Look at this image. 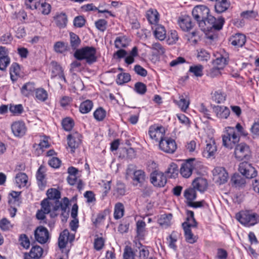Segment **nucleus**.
Segmentation results:
<instances>
[{"instance_id":"bf43d9fd","label":"nucleus","mask_w":259,"mask_h":259,"mask_svg":"<svg viewBox=\"0 0 259 259\" xmlns=\"http://www.w3.org/2000/svg\"><path fill=\"white\" fill-rule=\"evenodd\" d=\"M19 241L24 248L27 249L30 246V241L26 234H22L19 236Z\"/></svg>"},{"instance_id":"c756f323","label":"nucleus","mask_w":259,"mask_h":259,"mask_svg":"<svg viewBox=\"0 0 259 259\" xmlns=\"http://www.w3.org/2000/svg\"><path fill=\"white\" fill-rule=\"evenodd\" d=\"M69 232L67 230H64L60 233L58 239V245L60 248H64L66 247L68 238Z\"/></svg>"},{"instance_id":"79ce46f5","label":"nucleus","mask_w":259,"mask_h":259,"mask_svg":"<svg viewBox=\"0 0 259 259\" xmlns=\"http://www.w3.org/2000/svg\"><path fill=\"white\" fill-rule=\"evenodd\" d=\"M14 224H11L10 221L6 218L0 220V228L3 231H9L13 229Z\"/></svg>"},{"instance_id":"b1692460","label":"nucleus","mask_w":259,"mask_h":259,"mask_svg":"<svg viewBox=\"0 0 259 259\" xmlns=\"http://www.w3.org/2000/svg\"><path fill=\"white\" fill-rule=\"evenodd\" d=\"M230 7V3L227 0L216 1L214 5L215 12L218 13H222L226 11Z\"/></svg>"},{"instance_id":"603ef678","label":"nucleus","mask_w":259,"mask_h":259,"mask_svg":"<svg viewBox=\"0 0 259 259\" xmlns=\"http://www.w3.org/2000/svg\"><path fill=\"white\" fill-rule=\"evenodd\" d=\"M70 37L71 46L74 49H76L81 42L79 37L78 35L73 32L70 33Z\"/></svg>"},{"instance_id":"6e6d98bb","label":"nucleus","mask_w":259,"mask_h":259,"mask_svg":"<svg viewBox=\"0 0 259 259\" xmlns=\"http://www.w3.org/2000/svg\"><path fill=\"white\" fill-rule=\"evenodd\" d=\"M212 98V100L216 103H221L225 101L226 95L220 91H216L214 92Z\"/></svg>"},{"instance_id":"2f4dec72","label":"nucleus","mask_w":259,"mask_h":259,"mask_svg":"<svg viewBox=\"0 0 259 259\" xmlns=\"http://www.w3.org/2000/svg\"><path fill=\"white\" fill-rule=\"evenodd\" d=\"M154 36L160 40H163L166 37V31L163 26L161 25L156 26L154 31Z\"/></svg>"},{"instance_id":"72a5a7b5","label":"nucleus","mask_w":259,"mask_h":259,"mask_svg":"<svg viewBox=\"0 0 259 259\" xmlns=\"http://www.w3.org/2000/svg\"><path fill=\"white\" fill-rule=\"evenodd\" d=\"M124 208L121 202L116 203L114 207V217L118 220L122 218L124 214Z\"/></svg>"},{"instance_id":"864d4df0","label":"nucleus","mask_w":259,"mask_h":259,"mask_svg":"<svg viewBox=\"0 0 259 259\" xmlns=\"http://www.w3.org/2000/svg\"><path fill=\"white\" fill-rule=\"evenodd\" d=\"M147 18L150 24H156L159 20L158 13L156 11L155 12L149 11L147 14Z\"/></svg>"},{"instance_id":"5701e85b","label":"nucleus","mask_w":259,"mask_h":259,"mask_svg":"<svg viewBox=\"0 0 259 259\" xmlns=\"http://www.w3.org/2000/svg\"><path fill=\"white\" fill-rule=\"evenodd\" d=\"M126 188L125 185L121 182H117L113 190V195L116 198H120L125 194Z\"/></svg>"},{"instance_id":"680f3d73","label":"nucleus","mask_w":259,"mask_h":259,"mask_svg":"<svg viewBox=\"0 0 259 259\" xmlns=\"http://www.w3.org/2000/svg\"><path fill=\"white\" fill-rule=\"evenodd\" d=\"M19 65L16 63H13L10 69L11 78L12 80H16L14 78V75H17L19 73Z\"/></svg>"},{"instance_id":"f3484780","label":"nucleus","mask_w":259,"mask_h":259,"mask_svg":"<svg viewBox=\"0 0 259 259\" xmlns=\"http://www.w3.org/2000/svg\"><path fill=\"white\" fill-rule=\"evenodd\" d=\"M13 133L16 137H22L26 131L25 123L22 121H16L11 125Z\"/></svg>"},{"instance_id":"473e14b6","label":"nucleus","mask_w":259,"mask_h":259,"mask_svg":"<svg viewBox=\"0 0 259 259\" xmlns=\"http://www.w3.org/2000/svg\"><path fill=\"white\" fill-rule=\"evenodd\" d=\"M93 104L92 101L87 100L82 102L79 106V111L81 113L85 114L89 112L92 109Z\"/></svg>"},{"instance_id":"0eeeda50","label":"nucleus","mask_w":259,"mask_h":259,"mask_svg":"<svg viewBox=\"0 0 259 259\" xmlns=\"http://www.w3.org/2000/svg\"><path fill=\"white\" fill-rule=\"evenodd\" d=\"M159 147L161 150L169 154H173L177 148L175 140L168 137H165L163 140H160Z\"/></svg>"},{"instance_id":"69168bd1","label":"nucleus","mask_w":259,"mask_h":259,"mask_svg":"<svg viewBox=\"0 0 259 259\" xmlns=\"http://www.w3.org/2000/svg\"><path fill=\"white\" fill-rule=\"evenodd\" d=\"M39 6L38 9L43 15H48L50 13L51 6L50 4L42 3Z\"/></svg>"},{"instance_id":"0e129e2a","label":"nucleus","mask_w":259,"mask_h":259,"mask_svg":"<svg viewBox=\"0 0 259 259\" xmlns=\"http://www.w3.org/2000/svg\"><path fill=\"white\" fill-rule=\"evenodd\" d=\"M178 167L175 163L171 164L168 168L166 172L170 174V178H175L178 174Z\"/></svg>"},{"instance_id":"f03ea898","label":"nucleus","mask_w":259,"mask_h":259,"mask_svg":"<svg viewBox=\"0 0 259 259\" xmlns=\"http://www.w3.org/2000/svg\"><path fill=\"white\" fill-rule=\"evenodd\" d=\"M204 19L199 22V25L203 31H209L212 29L220 30L223 28L225 23V19L222 16L217 19L209 14Z\"/></svg>"},{"instance_id":"412c9836","label":"nucleus","mask_w":259,"mask_h":259,"mask_svg":"<svg viewBox=\"0 0 259 259\" xmlns=\"http://www.w3.org/2000/svg\"><path fill=\"white\" fill-rule=\"evenodd\" d=\"M179 25L182 30L189 31L193 27L191 18L188 16H184L179 21Z\"/></svg>"},{"instance_id":"7ed1b4c3","label":"nucleus","mask_w":259,"mask_h":259,"mask_svg":"<svg viewBox=\"0 0 259 259\" xmlns=\"http://www.w3.org/2000/svg\"><path fill=\"white\" fill-rule=\"evenodd\" d=\"M96 50L93 47H85L75 51L74 57L78 60H85L87 63L92 64L97 61Z\"/></svg>"},{"instance_id":"423d86ee","label":"nucleus","mask_w":259,"mask_h":259,"mask_svg":"<svg viewBox=\"0 0 259 259\" xmlns=\"http://www.w3.org/2000/svg\"><path fill=\"white\" fill-rule=\"evenodd\" d=\"M234 155L235 158L238 161L249 159L250 157V151L249 146L243 143L236 145L235 146Z\"/></svg>"},{"instance_id":"ddd939ff","label":"nucleus","mask_w":259,"mask_h":259,"mask_svg":"<svg viewBox=\"0 0 259 259\" xmlns=\"http://www.w3.org/2000/svg\"><path fill=\"white\" fill-rule=\"evenodd\" d=\"M34 237L37 242L44 244L50 239L49 232L45 227L39 226L34 231Z\"/></svg>"},{"instance_id":"338daca9","label":"nucleus","mask_w":259,"mask_h":259,"mask_svg":"<svg viewBox=\"0 0 259 259\" xmlns=\"http://www.w3.org/2000/svg\"><path fill=\"white\" fill-rule=\"evenodd\" d=\"M85 22V20L82 16H78L74 19L73 24L75 27L80 28L83 27Z\"/></svg>"},{"instance_id":"bb28decb","label":"nucleus","mask_w":259,"mask_h":259,"mask_svg":"<svg viewBox=\"0 0 259 259\" xmlns=\"http://www.w3.org/2000/svg\"><path fill=\"white\" fill-rule=\"evenodd\" d=\"M212 63L214 66L223 69L228 63V58L220 55L219 57L213 61Z\"/></svg>"},{"instance_id":"9d476101","label":"nucleus","mask_w":259,"mask_h":259,"mask_svg":"<svg viewBox=\"0 0 259 259\" xmlns=\"http://www.w3.org/2000/svg\"><path fill=\"white\" fill-rule=\"evenodd\" d=\"M192 14L193 18L197 21L198 25L199 22L205 20L209 14V9L203 5L197 6L193 9Z\"/></svg>"},{"instance_id":"09e8293b","label":"nucleus","mask_w":259,"mask_h":259,"mask_svg":"<svg viewBox=\"0 0 259 259\" xmlns=\"http://www.w3.org/2000/svg\"><path fill=\"white\" fill-rule=\"evenodd\" d=\"M203 67L201 65H197L190 67L189 72L193 73L194 75L200 77L203 75Z\"/></svg>"},{"instance_id":"4be33fe9","label":"nucleus","mask_w":259,"mask_h":259,"mask_svg":"<svg viewBox=\"0 0 259 259\" xmlns=\"http://www.w3.org/2000/svg\"><path fill=\"white\" fill-rule=\"evenodd\" d=\"M217 152V146L214 141L207 143L203 152L204 156L207 158L213 157Z\"/></svg>"},{"instance_id":"4c0bfd02","label":"nucleus","mask_w":259,"mask_h":259,"mask_svg":"<svg viewBox=\"0 0 259 259\" xmlns=\"http://www.w3.org/2000/svg\"><path fill=\"white\" fill-rule=\"evenodd\" d=\"M42 248L38 245H36L31 248L29 255L31 258H38L42 255Z\"/></svg>"},{"instance_id":"774afa93","label":"nucleus","mask_w":259,"mask_h":259,"mask_svg":"<svg viewBox=\"0 0 259 259\" xmlns=\"http://www.w3.org/2000/svg\"><path fill=\"white\" fill-rule=\"evenodd\" d=\"M54 50L57 53H62L66 50L65 43L62 41H58L54 45Z\"/></svg>"},{"instance_id":"ea45409f","label":"nucleus","mask_w":259,"mask_h":259,"mask_svg":"<svg viewBox=\"0 0 259 259\" xmlns=\"http://www.w3.org/2000/svg\"><path fill=\"white\" fill-rule=\"evenodd\" d=\"M145 173L142 170H135L133 174V180L139 183H143L145 181Z\"/></svg>"},{"instance_id":"a19ab883","label":"nucleus","mask_w":259,"mask_h":259,"mask_svg":"<svg viewBox=\"0 0 259 259\" xmlns=\"http://www.w3.org/2000/svg\"><path fill=\"white\" fill-rule=\"evenodd\" d=\"M114 45L117 49L126 48L128 46L127 39L125 36L117 37L114 41Z\"/></svg>"},{"instance_id":"393cba45","label":"nucleus","mask_w":259,"mask_h":259,"mask_svg":"<svg viewBox=\"0 0 259 259\" xmlns=\"http://www.w3.org/2000/svg\"><path fill=\"white\" fill-rule=\"evenodd\" d=\"M35 90L34 83L31 82L24 84L21 89L22 94L26 97L31 95Z\"/></svg>"},{"instance_id":"aec40b11","label":"nucleus","mask_w":259,"mask_h":259,"mask_svg":"<svg viewBox=\"0 0 259 259\" xmlns=\"http://www.w3.org/2000/svg\"><path fill=\"white\" fill-rule=\"evenodd\" d=\"M246 36L242 34L238 33L233 36L230 39L231 44L236 47H242L245 43Z\"/></svg>"},{"instance_id":"6ab92c4d","label":"nucleus","mask_w":259,"mask_h":259,"mask_svg":"<svg viewBox=\"0 0 259 259\" xmlns=\"http://www.w3.org/2000/svg\"><path fill=\"white\" fill-rule=\"evenodd\" d=\"M213 111L216 116L221 119H227L230 113L229 109L224 106H214Z\"/></svg>"},{"instance_id":"f257e3e1","label":"nucleus","mask_w":259,"mask_h":259,"mask_svg":"<svg viewBox=\"0 0 259 259\" xmlns=\"http://www.w3.org/2000/svg\"><path fill=\"white\" fill-rule=\"evenodd\" d=\"M48 198L49 200L54 203L55 205L53 206V210L57 211L59 209L62 210V215L65 213L68 206L69 201L67 197L63 199V202L60 201L59 199L61 197L60 192L54 188L49 189L47 193Z\"/></svg>"},{"instance_id":"37998d69","label":"nucleus","mask_w":259,"mask_h":259,"mask_svg":"<svg viewBox=\"0 0 259 259\" xmlns=\"http://www.w3.org/2000/svg\"><path fill=\"white\" fill-rule=\"evenodd\" d=\"M179 101H176V103L178 105V106L181 108V109L185 111L189 107V101L187 100L186 98H184V97L182 95L179 97Z\"/></svg>"},{"instance_id":"7c9ffc66","label":"nucleus","mask_w":259,"mask_h":259,"mask_svg":"<svg viewBox=\"0 0 259 259\" xmlns=\"http://www.w3.org/2000/svg\"><path fill=\"white\" fill-rule=\"evenodd\" d=\"M36 177L38 186L39 187H44L46 185V181H45V174L44 168L42 166H40L38 169Z\"/></svg>"},{"instance_id":"5fc2aeb1","label":"nucleus","mask_w":259,"mask_h":259,"mask_svg":"<svg viewBox=\"0 0 259 259\" xmlns=\"http://www.w3.org/2000/svg\"><path fill=\"white\" fill-rule=\"evenodd\" d=\"M106 111L102 108L100 107L96 109L94 113L95 118L98 121L103 120L106 116Z\"/></svg>"},{"instance_id":"9b49d317","label":"nucleus","mask_w":259,"mask_h":259,"mask_svg":"<svg viewBox=\"0 0 259 259\" xmlns=\"http://www.w3.org/2000/svg\"><path fill=\"white\" fill-rule=\"evenodd\" d=\"M148 133L150 137L156 141L159 142L165 138V130L162 126H151L149 128Z\"/></svg>"},{"instance_id":"58836bf2","label":"nucleus","mask_w":259,"mask_h":259,"mask_svg":"<svg viewBox=\"0 0 259 259\" xmlns=\"http://www.w3.org/2000/svg\"><path fill=\"white\" fill-rule=\"evenodd\" d=\"M82 9L86 11L98 10L99 13H107L112 17L115 16L114 15L112 14L110 11H109L107 10H99L93 4H89L85 5L82 7Z\"/></svg>"},{"instance_id":"cd10ccee","label":"nucleus","mask_w":259,"mask_h":259,"mask_svg":"<svg viewBox=\"0 0 259 259\" xmlns=\"http://www.w3.org/2000/svg\"><path fill=\"white\" fill-rule=\"evenodd\" d=\"M27 180V176L23 172H19L17 174L15 177L16 183L17 186L19 187L26 186Z\"/></svg>"},{"instance_id":"3c124183","label":"nucleus","mask_w":259,"mask_h":259,"mask_svg":"<svg viewBox=\"0 0 259 259\" xmlns=\"http://www.w3.org/2000/svg\"><path fill=\"white\" fill-rule=\"evenodd\" d=\"M184 196L189 201H192L196 198V190L193 188L186 189L184 192Z\"/></svg>"},{"instance_id":"1a4fd4ad","label":"nucleus","mask_w":259,"mask_h":259,"mask_svg":"<svg viewBox=\"0 0 259 259\" xmlns=\"http://www.w3.org/2000/svg\"><path fill=\"white\" fill-rule=\"evenodd\" d=\"M238 170L247 179H252L257 176V171L251 164L243 162L239 164Z\"/></svg>"},{"instance_id":"13d9d810","label":"nucleus","mask_w":259,"mask_h":259,"mask_svg":"<svg viewBox=\"0 0 259 259\" xmlns=\"http://www.w3.org/2000/svg\"><path fill=\"white\" fill-rule=\"evenodd\" d=\"M135 253L130 246H125L123 254V259H135Z\"/></svg>"},{"instance_id":"8fccbe9b","label":"nucleus","mask_w":259,"mask_h":259,"mask_svg":"<svg viewBox=\"0 0 259 259\" xmlns=\"http://www.w3.org/2000/svg\"><path fill=\"white\" fill-rule=\"evenodd\" d=\"M131 80V75L127 73H120L118 75L116 82L118 84H122Z\"/></svg>"},{"instance_id":"a878e982","label":"nucleus","mask_w":259,"mask_h":259,"mask_svg":"<svg viewBox=\"0 0 259 259\" xmlns=\"http://www.w3.org/2000/svg\"><path fill=\"white\" fill-rule=\"evenodd\" d=\"M172 215L171 213L161 215L158 219V224L163 227L166 228L170 225Z\"/></svg>"},{"instance_id":"c85d7f7f","label":"nucleus","mask_w":259,"mask_h":259,"mask_svg":"<svg viewBox=\"0 0 259 259\" xmlns=\"http://www.w3.org/2000/svg\"><path fill=\"white\" fill-rule=\"evenodd\" d=\"M55 23L59 28H64L66 26L67 17L65 13H61L55 17Z\"/></svg>"},{"instance_id":"a211bd4d","label":"nucleus","mask_w":259,"mask_h":259,"mask_svg":"<svg viewBox=\"0 0 259 259\" xmlns=\"http://www.w3.org/2000/svg\"><path fill=\"white\" fill-rule=\"evenodd\" d=\"M192 186L195 190L203 192L207 189L208 184L206 179L198 177L193 181Z\"/></svg>"},{"instance_id":"de8ad7c7","label":"nucleus","mask_w":259,"mask_h":259,"mask_svg":"<svg viewBox=\"0 0 259 259\" xmlns=\"http://www.w3.org/2000/svg\"><path fill=\"white\" fill-rule=\"evenodd\" d=\"M40 5V0H26L25 2L26 8L28 9H37Z\"/></svg>"},{"instance_id":"2eb2a0df","label":"nucleus","mask_w":259,"mask_h":259,"mask_svg":"<svg viewBox=\"0 0 259 259\" xmlns=\"http://www.w3.org/2000/svg\"><path fill=\"white\" fill-rule=\"evenodd\" d=\"M81 136L78 133L68 136V145L71 149V152H74L75 150L79 147L81 143Z\"/></svg>"},{"instance_id":"4d7b16f0","label":"nucleus","mask_w":259,"mask_h":259,"mask_svg":"<svg viewBox=\"0 0 259 259\" xmlns=\"http://www.w3.org/2000/svg\"><path fill=\"white\" fill-rule=\"evenodd\" d=\"M135 91L140 95H144L147 91L146 85L143 82H136L134 87Z\"/></svg>"},{"instance_id":"c03bdc74","label":"nucleus","mask_w":259,"mask_h":259,"mask_svg":"<svg viewBox=\"0 0 259 259\" xmlns=\"http://www.w3.org/2000/svg\"><path fill=\"white\" fill-rule=\"evenodd\" d=\"M35 98L40 101H45L48 98L47 92L42 88L36 89L35 91Z\"/></svg>"},{"instance_id":"4468645a","label":"nucleus","mask_w":259,"mask_h":259,"mask_svg":"<svg viewBox=\"0 0 259 259\" xmlns=\"http://www.w3.org/2000/svg\"><path fill=\"white\" fill-rule=\"evenodd\" d=\"M217 183L222 185L226 183L228 179V174L223 167H217L212 171Z\"/></svg>"},{"instance_id":"052dcab7","label":"nucleus","mask_w":259,"mask_h":259,"mask_svg":"<svg viewBox=\"0 0 259 259\" xmlns=\"http://www.w3.org/2000/svg\"><path fill=\"white\" fill-rule=\"evenodd\" d=\"M10 58L8 54L0 59V70L5 71L7 67L10 64Z\"/></svg>"},{"instance_id":"6e6552de","label":"nucleus","mask_w":259,"mask_h":259,"mask_svg":"<svg viewBox=\"0 0 259 259\" xmlns=\"http://www.w3.org/2000/svg\"><path fill=\"white\" fill-rule=\"evenodd\" d=\"M150 181L156 187H163L167 182L166 176L162 172L154 170L150 174Z\"/></svg>"},{"instance_id":"39448f33","label":"nucleus","mask_w":259,"mask_h":259,"mask_svg":"<svg viewBox=\"0 0 259 259\" xmlns=\"http://www.w3.org/2000/svg\"><path fill=\"white\" fill-rule=\"evenodd\" d=\"M240 140L239 136L235 132L232 127H228V130L223 136V145L227 148L232 149Z\"/></svg>"},{"instance_id":"e433bc0d","label":"nucleus","mask_w":259,"mask_h":259,"mask_svg":"<svg viewBox=\"0 0 259 259\" xmlns=\"http://www.w3.org/2000/svg\"><path fill=\"white\" fill-rule=\"evenodd\" d=\"M139 250L140 259H147L149 255V251L148 246L142 245L140 242L137 245Z\"/></svg>"},{"instance_id":"dca6fc26","label":"nucleus","mask_w":259,"mask_h":259,"mask_svg":"<svg viewBox=\"0 0 259 259\" xmlns=\"http://www.w3.org/2000/svg\"><path fill=\"white\" fill-rule=\"evenodd\" d=\"M182 227L184 230L185 237L187 242L190 243H194L196 242V240L195 237L192 234L190 227H196V224L187 223L184 222L182 224Z\"/></svg>"},{"instance_id":"49530a36","label":"nucleus","mask_w":259,"mask_h":259,"mask_svg":"<svg viewBox=\"0 0 259 259\" xmlns=\"http://www.w3.org/2000/svg\"><path fill=\"white\" fill-rule=\"evenodd\" d=\"M74 122L73 120L70 117H66L63 119L62 121V125L64 130L70 131L74 126Z\"/></svg>"},{"instance_id":"20e7f679","label":"nucleus","mask_w":259,"mask_h":259,"mask_svg":"<svg viewBox=\"0 0 259 259\" xmlns=\"http://www.w3.org/2000/svg\"><path fill=\"white\" fill-rule=\"evenodd\" d=\"M236 219L241 224L248 227L254 226L259 222V215L251 213L248 210L237 213Z\"/></svg>"},{"instance_id":"a18cd8bd","label":"nucleus","mask_w":259,"mask_h":259,"mask_svg":"<svg viewBox=\"0 0 259 259\" xmlns=\"http://www.w3.org/2000/svg\"><path fill=\"white\" fill-rule=\"evenodd\" d=\"M146 223L143 221H138L136 223V230L138 236L142 237L144 236Z\"/></svg>"},{"instance_id":"f8f14e48","label":"nucleus","mask_w":259,"mask_h":259,"mask_svg":"<svg viewBox=\"0 0 259 259\" xmlns=\"http://www.w3.org/2000/svg\"><path fill=\"white\" fill-rule=\"evenodd\" d=\"M195 159L190 158L187 160L186 162L182 164L180 168V173L183 177L188 178L192 173L193 170L195 168Z\"/></svg>"},{"instance_id":"c9c22d12","label":"nucleus","mask_w":259,"mask_h":259,"mask_svg":"<svg viewBox=\"0 0 259 259\" xmlns=\"http://www.w3.org/2000/svg\"><path fill=\"white\" fill-rule=\"evenodd\" d=\"M55 204L52 201H51L49 199H45L41 202V209L47 213L51 212V210L52 208L53 210V206Z\"/></svg>"},{"instance_id":"f704fd0d","label":"nucleus","mask_w":259,"mask_h":259,"mask_svg":"<svg viewBox=\"0 0 259 259\" xmlns=\"http://www.w3.org/2000/svg\"><path fill=\"white\" fill-rule=\"evenodd\" d=\"M231 181L236 187H241L244 186L246 183L245 179L238 174H234Z\"/></svg>"},{"instance_id":"e2e57ef3","label":"nucleus","mask_w":259,"mask_h":259,"mask_svg":"<svg viewBox=\"0 0 259 259\" xmlns=\"http://www.w3.org/2000/svg\"><path fill=\"white\" fill-rule=\"evenodd\" d=\"M96 28L102 32H104L107 28V21L104 19H99L95 22Z\"/></svg>"}]
</instances>
